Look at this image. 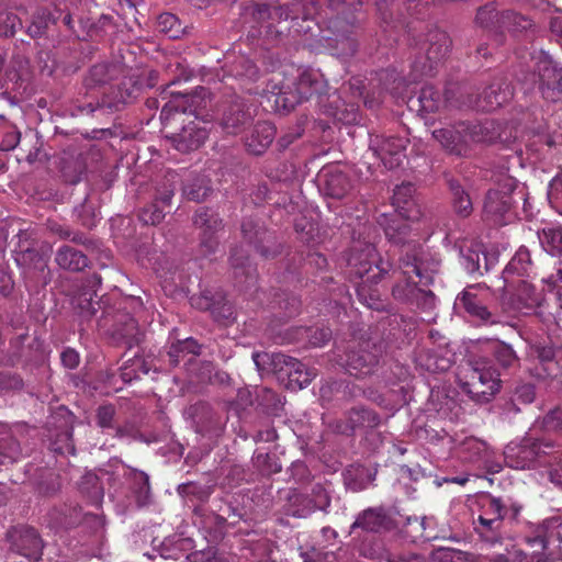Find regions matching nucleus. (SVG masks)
Instances as JSON below:
<instances>
[{"label":"nucleus","mask_w":562,"mask_h":562,"mask_svg":"<svg viewBox=\"0 0 562 562\" xmlns=\"http://www.w3.org/2000/svg\"><path fill=\"white\" fill-rule=\"evenodd\" d=\"M548 200L551 207L562 215V172L549 182Z\"/></svg>","instance_id":"49530a36"},{"label":"nucleus","mask_w":562,"mask_h":562,"mask_svg":"<svg viewBox=\"0 0 562 562\" xmlns=\"http://www.w3.org/2000/svg\"><path fill=\"white\" fill-rule=\"evenodd\" d=\"M493 356L497 364L505 371L514 372L520 367V360L518 356L508 344H496L493 348Z\"/></svg>","instance_id":"58836bf2"},{"label":"nucleus","mask_w":562,"mask_h":562,"mask_svg":"<svg viewBox=\"0 0 562 562\" xmlns=\"http://www.w3.org/2000/svg\"><path fill=\"white\" fill-rule=\"evenodd\" d=\"M347 265L350 277L374 284L392 269L389 260L379 257L373 244L360 241L350 247Z\"/></svg>","instance_id":"0eeeda50"},{"label":"nucleus","mask_w":562,"mask_h":562,"mask_svg":"<svg viewBox=\"0 0 562 562\" xmlns=\"http://www.w3.org/2000/svg\"><path fill=\"white\" fill-rule=\"evenodd\" d=\"M408 139L401 136L374 135L370 137L369 148L383 166L393 170L400 167L406 157Z\"/></svg>","instance_id":"dca6fc26"},{"label":"nucleus","mask_w":562,"mask_h":562,"mask_svg":"<svg viewBox=\"0 0 562 562\" xmlns=\"http://www.w3.org/2000/svg\"><path fill=\"white\" fill-rule=\"evenodd\" d=\"M269 245H256L257 252L266 258H274L278 254L281 252V247L276 241L268 240Z\"/></svg>","instance_id":"0e129e2a"},{"label":"nucleus","mask_w":562,"mask_h":562,"mask_svg":"<svg viewBox=\"0 0 562 562\" xmlns=\"http://www.w3.org/2000/svg\"><path fill=\"white\" fill-rule=\"evenodd\" d=\"M16 547L21 554L30 559H38L43 550V542L34 528L25 527L19 531Z\"/></svg>","instance_id":"2f4dec72"},{"label":"nucleus","mask_w":562,"mask_h":562,"mask_svg":"<svg viewBox=\"0 0 562 562\" xmlns=\"http://www.w3.org/2000/svg\"><path fill=\"white\" fill-rule=\"evenodd\" d=\"M296 91L299 101L308 100L314 93L321 91V82L310 72H303L297 80Z\"/></svg>","instance_id":"a18cd8bd"},{"label":"nucleus","mask_w":562,"mask_h":562,"mask_svg":"<svg viewBox=\"0 0 562 562\" xmlns=\"http://www.w3.org/2000/svg\"><path fill=\"white\" fill-rule=\"evenodd\" d=\"M501 26L502 36H499V43L503 42L504 33L508 32L513 36H518L522 33H529L533 31L532 20L513 10H505L501 13Z\"/></svg>","instance_id":"cd10ccee"},{"label":"nucleus","mask_w":562,"mask_h":562,"mask_svg":"<svg viewBox=\"0 0 562 562\" xmlns=\"http://www.w3.org/2000/svg\"><path fill=\"white\" fill-rule=\"evenodd\" d=\"M79 488L93 504H99L103 498V487L99 476L93 472H87L80 481Z\"/></svg>","instance_id":"a19ab883"},{"label":"nucleus","mask_w":562,"mask_h":562,"mask_svg":"<svg viewBox=\"0 0 562 562\" xmlns=\"http://www.w3.org/2000/svg\"><path fill=\"white\" fill-rule=\"evenodd\" d=\"M383 348L370 339L351 341L345 359L347 372L357 378L364 379L378 372L381 367Z\"/></svg>","instance_id":"9d476101"},{"label":"nucleus","mask_w":562,"mask_h":562,"mask_svg":"<svg viewBox=\"0 0 562 562\" xmlns=\"http://www.w3.org/2000/svg\"><path fill=\"white\" fill-rule=\"evenodd\" d=\"M526 542L532 549V554L544 553L551 544L562 542V522L558 519L543 521L531 536L526 537Z\"/></svg>","instance_id":"4be33fe9"},{"label":"nucleus","mask_w":562,"mask_h":562,"mask_svg":"<svg viewBox=\"0 0 562 562\" xmlns=\"http://www.w3.org/2000/svg\"><path fill=\"white\" fill-rule=\"evenodd\" d=\"M538 83L542 98L555 102L562 95V68L541 52L537 61Z\"/></svg>","instance_id":"f3484780"},{"label":"nucleus","mask_w":562,"mask_h":562,"mask_svg":"<svg viewBox=\"0 0 562 562\" xmlns=\"http://www.w3.org/2000/svg\"><path fill=\"white\" fill-rule=\"evenodd\" d=\"M491 293L482 284L468 286L459 296L458 304L473 318L483 324H494L496 321L488 308L487 300Z\"/></svg>","instance_id":"a211bd4d"},{"label":"nucleus","mask_w":562,"mask_h":562,"mask_svg":"<svg viewBox=\"0 0 562 562\" xmlns=\"http://www.w3.org/2000/svg\"><path fill=\"white\" fill-rule=\"evenodd\" d=\"M542 248L551 256H562V226L549 225L538 232Z\"/></svg>","instance_id":"c9c22d12"},{"label":"nucleus","mask_w":562,"mask_h":562,"mask_svg":"<svg viewBox=\"0 0 562 562\" xmlns=\"http://www.w3.org/2000/svg\"><path fill=\"white\" fill-rule=\"evenodd\" d=\"M283 303H284L283 307L285 310V316L292 317L300 313L301 301L296 296L291 295V296L286 297L283 301Z\"/></svg>","instance_id":"774afa93"},{"label":"nucleus","mask_w":562,"mask_h":562,"mask_svg":"<svg viewBox=\"0 0 562 562\" xmlns=\"http://www.w3.org/2000/svg\"><path fill=\"white\" fill-rule=\"evenodd\" d=\"M308 496L314 510L326 512L330 506V497L321 484L314 485Z\"/></svg>","instance_id":"5fc2aeb1"},{"label":"nucleus","mask_w":562,"mask_h":562,"mask_svg":"<svg viewBox=\"0 0 562 562\" xmlns=\"http://www.w3.org/2000/svg\"><path fill=\"white\" fill-rule=\"evenodd\" d=\"M21 25V20L15 14L0 16V36H12Z\"/></svg>","instance_id":"13d9d810"},{"label":"nucleus","mask_w":562,"mask_h":562,"mask_svg":"<svg viewBox=\"0 0 562 562\" xmlns=\"http://www.w3.org/2000/svg\"><path fill=\"white\" fill-rule=\"evenodd\" d=\"M501 373L486 361H475L462 376L460 386L473 401L486 403L501 389Z\"/></svg>","instance_id":"6e6552de"},{"label":"nucleus","mask_w":562,"mask_h":562,"mask_svg":"<svg viewBox=\"0 0 562 562\" xmlns=\"http://www.w3.org/2000/svg\"><path fill=\"white\" fill-rule=\"evenodd\" d=\"M536 398L535 386L530 383L518 386L515 391V401L521 404H531Z\"/></svg>","instance_id":"052dcab7"},{"label":"nucleus","mask_w":562,"mask_h":562,"mask_svg":"<svg viewBox=\"0 0 562 562\" xmlns=\"http://www.w3.org/2000/svg\"><path fill=\"white\" fill-rule=\"evenodd\" d=\"M451 38L447 32L439 29H431L424 40L418 42V53L424 54L425 60H415L414 69L420 76H430L436 65L442 61L451 49Z\"/></svg>","instance_id":"9b49d317"},{"label":"nucleus","mask_w":562,"mask_h":562,"mask_svg":"<svg viewBox=\"0 0 562 562\" xmlns=\"http://www.w3.org/2000/svg\"><path fill=\"white\" fill-rule=\"evenodd\" d=\"M322 189L327 196L342 199L351 190V180L337 165L325 166L319 173Z\"/></svg>","instance_id":"5701e85b"},{"label":"nucleus","mask_w":562,"mask_h":562,"mask_svg":"<svg viewBox=\"0 0 562 562\" xmlns=\"http://www.w3.org/2000/svg\"><path fill=\"white\" fill-rule=\"evenodd\" d=\"M252 361L261 378L269 374L279 375L280 371H282V366H286L285 355L281 352H254Z\"/></svg>","instance_id":"7c9ffc66"},{"label":"nucleus","mask_w":562,"mask_h":562,"mask_svg":"<svg viewBox=\"0 0 562 562\" xmlns=\"http://www.w3.org/2000/svg\"><path fill=\"white\" fill-rule=\"evenodd\" d=\"M438 562H468V553L453 548H439L434 552Z\"/></svg>","instance_id":"864d4df0"},{"label":"nucleus","mask_w":562,"mask_h":562,"mask_svg":"<svg viewBox=\"0 0 562 562\" xmlns=\"http://www.w3.org/2000/svg\"><path fill=\"white\" fill-rule=\"evenodd\" d=\"M555 451L551 454L552 463L544 467L549 469V480L557 486L562 487V450H560L559 445H555Z\"/></svg>","instance_id":"de8ad7c7"},{"label":"nucleus","mask_w":562,"mask_h":562,"mask_svg":"<svg viewBox=\"0 0 562 562\" xmlns=\"http://www.w3.org/2000/svg\"><path fill=\"white\" fill-rule=\"evenodd\" d=\"M372 282H366L364 280L357 284V295L360 302L366 304L369 308L381 310L383 303L380 300V293L375 288L371 286Z\"/></svg>","instance_id":"37998d69"},{"label":"nucleus","mask_w":562,"mask_h":562,"mask_svg":"<svg viewBox=\"0 0 562 562\" xmlns=\"http://www.w3.org/2000/svg\"><path fill=\"white\" fill-rule=\"evenodd\" d=\"M193 224L202 231L200 236L201 252L204 256L214 254L218 246L215 233L221 226L217 215L206 207H200L194 214Z\"/></svg>","instance_id":"aec40b11"},{"label":"nucleus","mask_w":562,"mask_h":562,"mask_svg":"<svg viewBox=\"0 0 562 562\" xmlns=\"http://www.w3.org/2000/svg\"><path fill=\"white\" fill-rule=\"evenodd\" d=\"M310 496L293 490L288 495L285 514L296 518H305L314 513Z\"/></svg>","instance_id":"e433bc0d"},{"label":"nucleus","mask_w":562,"mask_h":562,"mask_svg":"<svg viewBox=\"0 0 562 562\" xmlns=\"http://www.w3.org/2000/svg\"><path fill=\"white\" fill-rule=\"evenodd\" d=\"M289 342L306 340L312 347H323L331 339V329L327 326L295 327L288 330Z\"/></svg>","instance_id":"a878e982"},{"label":"nucleus","mask_w":562,"mask_h":562,"mask_svg":"<svg viewBox=\"0 0 562 562\" xmlns=\"http://www.w3.org/2000/svg\"><path fill=\"white\" fill-rule=\"evenodd\" d=\"M256 401L267 414L276 415L281 407L279 395L268 387H262L257 392Z\"/></svg>","instance_id":"c03bdc74"},{"label":"nucleus","mask_w":562,"mask_h":562,"mask_svg":"<svg viewBox=\"0 0 562 562\" xmlns=\"http://www.w3.org/2000/svg\"><path fill=\"white\" fill-rule=\"evenodd\" d=\"M108 66L104 64L95 65L90 70V80L95 85L106 82Z\"/></svg>","instance_id":"69168bd1"},{"label":"nucleus","mask_w":562,"mask_h":562,"mask_svg":"<svg viewBox=\"0 0 562 562\" xmlns=\"http://www.w3.org/2000/svg\"><path fill=\"white\" fill-rule=\"evenodd\" d=\"M207 90L203 87L196 89L192 94L171 93L160 113V120L167 124L177 115L192 114L194 120L186 124L182 130L171 136L173 147L187 153L198 149L207 138L209 130L205 122L199 121V113L206 105Z\"/></svg>","instance_id":"f03ea898"},{"label":"nucleus","mask_w":562,"mask_h":562,"mask_svg":"<svg viewBox=\"0 0 562 562\" xmlns=\"http://www.w3.org/2000/svg\"><path fill=\"white\" fill-rule=\"evenodd\" d=\"M159 30L170 37H178L181 31L179 19L172 13H162L158 18Z\"/></svg>","instance_id":"603ef678"},{"label":"nucleus","mask_w":562,"mask_h":562,"mask_svg":"<svg viewBox=\"0 0 562 562\" xmlns=\"http://www.w3.org/2000/svg\"><path fill=\"white\" fill-rule=\"evenodd\" d=\"M382 423L381 415L373 408L363 404H357L347 409L342 417L331 424L335 432L347 437L357 434H368L378 428Z\"/></svg>","instance_id":"f8f14e48"},{"label":"nucleus","mask_w":562,"mask_h":562,"mask_svg":"<svg viewBox=\"0 0 562 562\" xmlns=\"http://www.w3.org/2000/svg\"><path fill=\"white\" fill-rule=\"evenodd\" d=\"M501 13L493 3H487L477 9L475 23L499 38L502 36Z\"/></svg>","instance_id":"72a5a7b5"},{"label":"nucleus","mask_w":562,"mask_h":562,"mask_svg":"<svg viewBox=\"0 0 562 562\" xmlns=\"http://www.w3.org/2000/svg\"><path fill=\"white\" fill-rule=\"evenodd\" d=\"M535 274V263L531 260L530 251L525 246H521L505 267L503 280L506 286H514L515 276L519 278H530Z\"/></svg>","instance_id":"b1692460"},{"label":"nucleus","mask_w":562,"mask_h":562,"mask_svg":"<svg viewBox=\"0 0 562 562\" xmlns=\"http://www.w3.org/2000/svg\"><path fill=\"white\" fill-rule=\"evenodd\" d=\"M447 183L453 212L460 217H469L473 212V203L470 193L459 179L449 178Z\"/></svg>","instance_id":"bb28decb"},{"label":"nucleus","mask_w":562,"mask_h":562,"mask_svg":"<svg viewBox=\"0 0 562 562\" xmlns=\"http://www.w3.org/2000/svg\"><path fill=\"white\" fill-rule=\"evenodd\" d=\"M57 265L67 270L80 271L88 266L87 257L70 246H63L58 249L55 258Z\"/></svg>","instance_id":"f704fd0d"},{"label":"nucleus","mask_w":562,"mask_h":562,"mask_svg":"<svg viewBox=\"0 0 562 562\" xmlns=\"http://www.w3.org/2000/svg\"><path fill=\"white\" fill-rule=\"evenodd\" d=\"M542 429L547 432L562 431V408L554 407L550 409L542 418Z\"/></svg>","instance_id":"8fccbe9b"},{"label":"nucleus","mask_w":562,"mask_h":562,"mask_svg":"<svg viewBox=\"0 0 562 562\" xmlns=\"http://www.w3.org/2000/svg\"><path fill=\"white\" fill-rule=\"evenodd\" d=\"M175 178L173 173H168L166 182L156 190L154 201L139 212L138 217L144 224L156 225L164 220L175 194Z\"/></svg>","instance_id":"6ab92c4d"},{"label":"nucleus","mask_w":562,"mask_h":562,"mask_svg":"<svg viewBox=\"0 0 562 562\" xmlns=\"http://www.w3.org/2000/svg\"><path fill=\"white\" fill-rule=\"evenodd\" d=\"M131 480L133 482V488L138 506H144L149 499V477L146 473L137 470H131Z\"/></svg>","instance_id":"79ce46f5"},{"label":"nucleus","mask_w":562,"mask_h":562,"mask_svg":"<svg viewBox=\"0 0 562 562\" xmlns=\"http://www.w3.org/2000/svg\"><path fill=\"white\" fill-rule=\"evenodd\" d=\"M459 86H449L446 88V101L456 109L472 108L479 111L491 112L507 103L514 97L512 85L504 78L495 79L483 92L475 99L456 98L457 92H461Z\"/></svg>","instance_id":"423d86ee"},{"label":"nucleus","mask_w":562,"mask_h":562,"mask_svg":"<svg viewBox=\"0 0 562 562\" xmlns=\"http://www.w3.org/2000/svg\"><path fill=\"white\" fill-rule=\"evenodd\" d=\"M461 265L469 273H474L480 271V254L477 250L472 248H461Z\"/></svg>","instance_id":"6e6d98bb"},{"label":"nucleus","mask_w":562,"mask_h":562,"mask_svg":"<svg viewBox=\"0 0 562 562\" xmlns=\"http://www.w3.org/2000/svg\"><path fill=\"white\" fill-rule=\"evenodd\" d=\"M542 300V294L531 283L519 279L514 286L504 284L501 305L506 313L528 315L541 305Z\"/></svg>","instance_id":"ddd939ff"},{"label":"nucleus","mask_w":562,"mask_h":562,"mask_svg":"<svg viewBox=\"0 0 562 562\" xmlns=\"http://www.w3.org/2000/svg\"><path fill=\"white\" fill-rule=\"evenodd\" d=\"M178 493L182 497H196L199 501H205L210 495L209 487L200 486L193 482L180 484L178 486Z\"/></svg>","instance_id":"4d7b16f0"},{"label":"nucleus","mask_w":562,"mask_h":562,"mask_svg":"<svg viewBox=\"0 0 562 562\" xmlns=\"http://www.w3.org/2000/svg\"><path fill=\"white\" fill-rule=\"evenodd\" d=\"M52 449L60 454L75 453V447L71 441V434L68 429L60 434V440L53 442Z\"/></svg>","instance_id":"bf43d9fd"},{"label":"nucleus","mask_w":562,"mask_h":562,"mask_svg":"<svg viewBox=\"0 0 562 562\" xmlns=\"http://www.w3.org/2000/svg\"><path fill=\"white\" fill-rule=\"evenodd\" d=\"M20 137L21 134L18 131L8 132L1 142V149L7 151L14 149L20 143Z\"/></svg>","instance_id":"338daca9"},{"label":"nucleus","mask_w":562,"mask_h":562,"mask_svg":"<svg viewBox=\"0 0 562 562\" xmlns=\"http://www.w3.org/2000/svg\"><path fill=\"white\" fill-rule=\"evenodd\" d=\"M432 136L449 155L460 158L471 156L473 144L490 142L493 138L491 124L487 122L464 121L435 130Z\"/></svg>","instance_id":"20e7f679"},{"label":"nucleus","mask_w":562,"mask_h":562,"mask_svg":"<svg viewBox=\"0 0 562 562\" xmlns=\"http://www.w3.org/2000/svg\"><path fill=\"white\" fill-rule=\"evenodd\" d=\"M386 562H425L423 555L414 552L387 553Z\"/></svg>","instance_id":"e2e57ef3"},{"label":"nucleus","mask_w":562,"mask_h":562,"mask_svg":"<svg viewBox=\"0 0 562 562\" xmlns=\"http://www.w3.org/2000/svg\"><path fill=\"white\" fill-rule=\"evenodd\" d=\"M460 454L463 460L472 463L486 464L491 460V451L486 442L474 437L463 440Z\"/></svg>","instance_id":"c756f323"},{"label":"nucleus","mask_w":562,"mask_h":562,"mask_svg":"<svg viewBox=\"0 0 562 562\" xmlns=\"http://www.w3.org/2000/svg\"><path fill=\"white\" fill-rule=\"evenodd\" d=\"M516 187V180L505 176L488 189L482 211V220L486 225L502 227L514 222L516 213L513 193Z\"/></svg>","instance_id":"39448f33"},{"label":"nucleus","mask_w":562,"mask_h":562,"mask_svg":"<svg viewBox=\"0 0 562 562\" xmlns=\"http://www.w3.org/2000/svg\"><path fill=\"white\" fill-rule=\"evenodd\" d=\"M251 14L258 26L252 25L248 35L252 37L262 36L268 40H277L281 35L282 32L277 29L276 24L286 21L290 16L288 7H271L268 4H256Z\"/></svg>","instance_id":"2eb2a0df"},{"label":"nucleus","mask_w":562,"mask_h":562,"mask_svg":"<svg viewBox=\"0 0 562 562\" xmlns=\"http://www.w3.org/2000/svg\"><path fill=\"white\" fill-rule=\"evenodd\" d=\"M414 192L415 188L409 182L397 186L392 196L395 212L381 214L378 223L391 243L402 246L398 268L403 280L393 286V297L426 311L435 306V294L427 288L434 282L441 261L419 243L406 240L412 231L408 222H414L420 216Z\"/></svg>","instance_id":"f257e3e1"},{"label":"nucleus","mask_w":562,"mask_h":562,"mask_svg":"<svg viewBox=\"0 0 562 562\" xmlns=\"http://www.w3.org/2000/svg\"><path fill=\"white\" fill-rule=\"evenodd\" d=\"M211 188L205 177H194L186 182L182 189V195L190 201L201 202L210 193Z\"/></svg>","instance_id":"ea45409f"},{"label":"nucleus","mask_w":562,"mask_h":562,"mask_svg":"<svg viewBox=\"0 0 562 562\" xmlns=\"http://www.w3.org/2000/svg\"><path fill=\"white\" fill-rule=\"evenodd\" d=\"M286 366H282V371L279 373V379L288 378L289 387L303 389L307 386L316 376V370L307 368L300 360L285 355Z\"/></svg>","instance_id":"393cba45"},{"label":"nucleus","mask_w":562,"mask_h":562,"mask_svg":"<svg viewBox=\"0 0 562 562\" xmlns=\"http://www.w3.org/2000/svg\"><path fill=\"white\" fill-rule=\"evenodd\" d=\"M438 338H441L439 331L430 330L431 346L422 347L415 357L417 367L430 373L446 372L453 363V353L449 349L448 342L436 345Z\"/></svg>","instance_id":"4468645a"},{"label":"nucleus","mask_w":562,"mask_h":562,"mask_svg":"<svg viewBox=\"0 0 562 562\" xmlns=\"http://www.w3.org/2000/svg\"><path fill=\"white\" fill-rule=\"evenodd\" d=\"M477 517L473 519V529L479 538L491 544H502L509 538L507 526L518 522L522 506L519 503L485 493L477 497Z\"/></svg>","instance_id":"7ed1b4c3"},{"label":"nucleus","mask_w":562,"mask_h":562,"mask_svg":"<svg viewBox=\"0 0 562 562\" xmlns=\"http://www.w3.org/2000/svg\"><path fill=\"white\" fill-rule=\"evenodd\" d=\"M200 346L192 338H187L182 341H178L176 345H172L169 350V356L175 363L179 362L180 353L188 352L191 355H199Z\"/></svg>","instance_id":"3c124183"},{"label":"nucleus","mask_w":562,"mask_h":562,"mask_svg":"<svg viewBox=\"0 0 562 562\" xmlns=\"http://www.w3.org/2000/svg\"><path fill=\"white\" fill-rule=\"evenodd\" d=\"M362 529L367 532H386L396 528L394 519L384 507H369L362 510L351 525V531Z\"/></svg>","instance_id":"412c9836"},{"label":"nucleus","mask_w":562,"mask_h":562,"mask_svg":"<svg viewBox=\"0 0 562 562\" xmlns=\"http://www.w3.org/2000/svg\"><path fill=\"white\" fill-rule=\"evenodd\" d=\"M115 408L112 405L99 407L97 413V423L103 429H114L117 436H121V429L116 427L114 422Z\"/></svg>","instance_id":"09e8293b"},{"label":"nucleus","mask_w":562,"mask_h":562,"mask_svg":"<svg viewBox=\"0 0 562 562\" xmlns=\"http://www.w3.org/2000/svg\"><path fill=\"white\" fill-rule=\"evenodd\" d=\"M443 97H446V93ZM417 102L419 106L418 111L423 113L437 112L440 109L442 102L450 106V104L446 101V98L442 100L440 92L432 86H425L422 88L417 98ZM451 108L453 106L451 105Z\"/></svg>","instance_id":"4c0bfd02"},{"label":"nucleus","mask_w":562,"mask_h":562,"mask_svg":"<svg viewBox=\"0 0 562 562\" xmlns=\"http://www.w3.org/2000/svg\"><path fill=\"white\" fill-rule=\"evenodd\" d=\"M555 443L544 439L524 438L520 442L506 446L504 456L507 463L515 469L544 467L551 464V454Z\"/></svg>","instance_id":"1a4fd4ad"},{"label":"nucleus","mask_w":562,"mask_h":562,"mask_svg":"<svg viewBox=\"0 0 562 562\" xmlns=\"http://www.w3.org/2000/svg\"><path fill=\"white\" fill-rule=\"evenodd\" d=\"M246 114L243 100L232 103L222 117V127L227 134H238L245 128Z\"/></svg>","instance_id":"473e14b6"},{"label":"nucleus","mask_w":562,"mask_h":562,"mask_svg":"<svg viewBox=\"0 0 562 562\" xmlns=\"http://www.w3.org/2000/svg\"><path fill=\"white\" fill-rule=\"evenodd\" d=\"M362 395L370 402L376 404L378 406L386 409H392L393 406L390 405L387 400L385 398V395L378 392L376 390L372 387H367L362 390Z\"/></svg>","instance_id":"680f3d73"},{"label":"nucleus","mask_w":562,"mask_h":562,"mask_svg":"<svg viewBox=\"0 0 562 562\" xmlns=\"http://www.w3.org/2000/svg\"><path fill=\"white\" fill-rule=\"evenodd\" d=\"M274 136L276 127L270 122H257L251 130L248 153L260 155L272 143Z\"/></svg>","instance_id":"c85d7f7f"}]
</instances>
